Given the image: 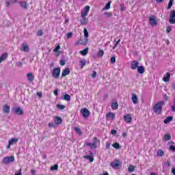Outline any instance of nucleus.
<instances>
[{"label":"nucleus","instance_id":"obj_16","mask_svg":"<svg viewBox=\"0 0 175 175\" xmlns=\"http://www.w3.org/2000/svg\"><path fill=\"white\" fill-rule=\"evenodd\" d=\"M137 70L139 75H143V73L146 72V68H144V66H139Z\"/></svg>","mask_w":175,"mask_h":175},{"label":"nucleus","instance_id":"obj_35","mask_svg":"<svg viewBox=\"0 0 175 175\" xmlns=\"http://www.w3.org/2000/svg\"><path fill=\"white\" fill-rule=\"evenodd\" d=\"M74 130L78 135H81V130L79 127H74Z\"/></svg>","mask_w":175,"mask_h":175},{"label":"nucleus","instance_id":"obj_49","mask_svg":"<svg viewBox=\"0 0 175 175\" xmlns=\"http://www.w3.org/2000/svg\"><path fill=\"white\" fill-rule=\"evenodd\" d=\"M72 36H73V33H72V32L67 33V39H70V38H72Z\"/></svg>","mask_w":175,"mask_h":175},{"label":"nucleus","instance_id":"obj_15","mask_svg":"<svg viewBox=\"0 0 175 175\" xmlns=\"http://www.w3.org/2000/svg\"><path fill=\"white\" fill-rule=\"evenodd\" d=\"M27 78L28 81H30V83H32V81H33V80H35V76L31 72L28 73L27 75Z\"/></svg>","mask_w":175,"mask_h":175},{"label":"nucleus","instance_id":"obj_27","mask_svg":"<svg viewBox=\"0 0 175 175\" xmlns=\"http://www.w3.org/2000/svg\"><path fill=\"white\" fill-rule=\"evenodd\" d=\"M88 47L85 48V49H83V51H80L79 53L81 55H87L88 54Z\"/></svg>","mask_w":175,"mask_h":175},{"label":"nucleus","instance_id":"obj_32","mask_svg":"<svg viewBox=\"0 0 175 175\" xmlns=\"http://www.w3.org/2000/svg\"><path fill=\"white\" fill-rule=\"evenodd\" d=\"M112 147H113V148H116V150H120V148H121V146H120V144L118 143H113L112 144Z\"/></svg>","mask_w":175,"mask_h":175},{"label":"nucleus","instance_id":"obj_59","mask_svg":"<svg viewBox=\"0 0 175 175\" xmlns=\"http://www.w3.org/2000/svg\"><path fill=\"white\" fill-rule=\"evenodd\" d=\"M37 95H38V96L39 98H42V92H37Z\"/></svg>","mask_w":175,"mask_h":175},{"label":"nucleus","instance_id":"obj_11","mask_svg":"<svg viewBox=\"0 0 175 175\" xmlns=\"http://www.w3.org/2000/svg\"><path fill=\"white\" fill-rule=\"evenodd\" d=\"M139 66V62L134 60L131 62V68L133 70H136Z\"/></svg>","mask_w":175,"mask_h":175},{"label":"nucleus","instance_id":"obj_44","mask_svg":"<svg viewBox=\"0 0 175 175\" xmlns=\"http://www.w3.org/2000/svg\"><path fill=\"white\" fill-rule=\"evenodd\" d=\"M157 155L158 157H163V150H159L157 151Z\"/></svg>","mask_w":175,"mask_h":175},{"label":"nucleus","instance_id":"obj_55","mask_svg":"<svg viewBox=\"0 0 175 175\" xmlns=\"http://www.w3.org/2000/svg\"><path fill=\"white\" fill-rule=\"evenodd\" d=\"M170 150L171 151H175V146H170Z\"/></svg>","mask_w":175,"mask_h":175},{"label":"nucleus","instance_id":"obj_48","mask_svg":"<svg viewBox=\"0 0 175 175\" xmlns=\"http://www.w3.org/2000/svg\"><path fill=\"white\" fill-rule=\"evenodd\" d=\"M38 36H43V31L42 30H38L37 33Z\"/></svg>","mask_w":175,"mask_h":175},{"label":"nucleus","instance_id":"obj_13","mask_svg":"<svg viewBox=\"0 0 175 175\" xmlns=\"http://www.w3.org/2000/svg\"><path fill=\"white\" fill-rule=\"evenodd\" d=\"M3 112L4 114H9L10 113V106L4 105L3 106Z\"/></svg>","mask_w":175,"mask_h":175},{"label":"nucleus","instance_id":"obj_1","mask_svg":"<svg viewBox=\"0 0 175 175\" xmlns=\"http://www.w3.org/2000/svg\"><path fill=\"white\" fill-rule=\"evenodd\" d=\"M163 105H165V101L161 100L157 103L152 108V110L155 114L157 116H160L162 113V107H163Z\"/></svg>","mask_w":175,"mask_h":175},{"label":"nucleus","instance_id":"obj_38","mask_svg":"<svg viewBox=\"0 0 175 175\" xmlns=\"http://www.w3.org/2000/svg\"><path fill=\"white\" fill-rule=\"evenodd\" d=\"M104 16H106V17H113V14L111 12H104Z\"/></svg>","mask_w":175,"mask_h":175},{"label":"nucleus","instance_id":"obj_12","mask_svg":"<svg viewBox=\"0 0 175 175\" xmlns=\"http://www.w3.org/2000/svg\"><path fill=\"white\" fill-rule=\"evenodd\" d=\"M170 24H175V11L173 10L171 12L170 16Z\"/></svg>","mask_w":175,"mask_h":175},{"label":"nucleus","instance_id":"obj_56","mask_svg":"<svg viewBox=\"0 0 175 175\" xmlns=\"http://www.w3.org/2000/svg\"><path fill=\"white\" fill-rule=\"evenodd\" d=\"M163 99L165 100H167V99H169V97H167V95H166V94H163Z\"/></svg>","mask_w":175,"mask_h":175},{"label":"nucleus","instance_id":"obj_26","mask_svg":"<svg viewBox=\"0 0 175 175\" xmlns=\"http://www.w3.org/2000/svg\"><path fill=\"white\" fill-rule=\"evenodd\" d=\"M131 100L133 101V103H134V105H136V103H137V95H136L135 94H133Z\"/></svg>","mask_w":175,"mask_h":175},{"label":"nucleus","instance_id":"obj_47","mask_svg":"<svg viewBox=\"0 0 175 175\" xmlns=\"http://www.w3.org/2000/svg\"><path fill=\"white\" fill-rule=\"evenodd\" d=\"M59 49H61V46L57 45V46L53 49V52H54V53H57V52L59 50Z\"/></svg>","mask_w":175,"mask_h":175},{"label":"nucleus","instance_id":"obj_22","mask_svg":"<svg viewBox=\"0 0 175 175\" xmlns=\"http://www.w3.org/2000/svg\"><path fill=\"white\" fill-rule=\"evenodd\" d=\"M19 4L21 5V7L25 10H27L28 9V4H27V2L21 1L19 2Z\"/></svg>","mask_w":175,"mask_h":175},{"label":"nucleus","instance_id":"obj_18","mask_svg":"<svg viewBox=\"0 0 175 175\" xmlns=\"http://www.w3.org/2000/svg\"><path fill=\"white\" fill-rule=\"evenodd\" d=\"M163 81L165 83H167L170 81V72H167L166 75L163 76Z\"/></svg>","mask_w":175,"mask_h":175},{"label":"nucleus","instance_id":"obj_6","mask_svg":"<svg viewBox=\"0 0 175 175\" xmlns=\"http://www.w3.org/2000/svg\"><path fill=\"white\" fill-rule=\"evenodd\" d=\"M110 166L113 167V169H120L121 166V163H120V160H116L110 163Z\"/></svg>","mask_w":175,"mask_h":175},{"label":"nucleus","instance_id":"obj_29","mask_svg":"<svg viewBox=\"0 0 175 175\" xmlns=\"http://www.w3.org/2000/svg\"><path fill=\"white\" fill-rule=\"evenodd\" d=\"M171 121H173V116H168L164 120V124H169Z\"/></svg>","mask_w":175,"mask_h":175},{"label":"nucleus","instance_id":"obj_5","mask_svg":"<svg viewBox=\"0 0 175 175\" xmlns=\"http://www.w3.org/2000/svg\"><path fill=\"white\" fill-rule=\"evenodd\" d=\"M81 113L83 117V118H88L90 117V112L87 108H83L81 110Z\"/></svg>","mask_w":175,"mask_h":175},{"label":"nucleus","instance_id":"obj_31","mask_svg":"<svg viewBox=\"0 0 175 175\" xmlns=\"http://www.w3.org/2000/svg\"><path fill=\"white\" fill-rule=\"evenodd\" d=\"M83 158L90 160V162H94V156L86 155Z\"/></svg>","mask_w":175,"mask_h":175},{"label":"nucleus","instance_id":"obj_64","mask_svg":"<svg viewBox=\"0 0 175 175\" xmlns=\"http://www.w3.org/2000/svg\"><path fill=\"white\" fill-rule=\"evenodd\" d=\"M36 173V172L35 170H31V174L35 175Z\"/></svg>","mask_w":175,"mask_h":175},{"label":"nucleus","instance_id":"obj_52","mask_svg":"<svg viewBox=\"0 0 175 175\" xmlns=\"http://www.w3.org/2000/svg\"><path fill=\"white\" fill-rule=\"evenodd\" d=\"M170 32H172V27L168 26L167 27V33H169Z\"/></svg>","mask_w":175,"mask_h":175},{"label":"nucleus","instance_id":"obj_17","mask_svg":"<svg viewBox=\"0 0 175 175\" xmlns=\"http://www.w3.org/2000/svg\"><path fill=\"white\" fill-rule=\"evenodd\" d=\"M70 73V70L69 68L64 69L62 72V77H66V76H68Z\"/></svg>","mask_w":175,"mask_h":175},{"label":"nucleus","instance_id":"obj_43","mask_svg":"<svg viewBox=\"0 0 175 175\" xmlns=\"http://www.w3.org/2000/svg\"><path fill=\"white\" fill-rule=\"evenodd\" d=\"M171 110H172V111L175 113V97L174 98V104L172 105V106L171 107Z\"/></svg>","mask_w":175,"mask_h":175},{"label":"nucleus","instance_id":"obj_45","mask_svg":"<svg viewBox=\"0 0 175 175\" xmlns=\"http://www.w3.org/2000/svg\"><path fill=\"white\" fill-rule=\"evenodd\" d=\"M83 33L85 38H88V31L87 30V29H83Z\"/></svg>","mask_w":175,"mask_h":175},{"label":"nucleus","instance_id":"obj_61","mask_svg":"<svg viewBox=\"0 0 175 175\" xmlns=\"http://www.w3.org/2000/svg\"><path fill=\"white\" fill-rule=\"evenodd\" d=\"M172 174L175 175V167H172Z\"/></svg>","mask_w":175,"mask_h":175},{"label":"nucleus","instance_id":"obj_25","mask_svg":"<svg viewBox=\"0 0 175 175\" xmlns=\"http://www.w3.org/2000/svg\"><path fill=\"white\" fill-rule=\"evenodd\" d=\"M111 107L113 110H117V109H118V103H117V101L111 103Z\"/></svg>","mask_w":175,"mask_h":175},{"label":"nucleus","instance_id":"obj_28","mask_svg":"<svg viewBox=\"0 0 175 175\" xmlns=\"http://www.w3.org/2000/svg\"><path fill=\"white\" fill-rule=\"evenodd\" d=\"M82 20L81 21V23L83 25H87V24H88V18H86V16L85 17H81Z\"/></svg>","mask_w":175,"mask_h":175},{"label":"nucleus","instance_id":"obj_34","mask_svg":"<svg viewBox=\"0 0 175 175\" xmlns=\"http://www.w3.org/2000/svg\"><path fill=\"white\" fill-rule=\"evenodd\" d=\"M110 5H111V1L108 2L104 7L105 10H109L110 9Z\"/></svg>","mask_w":175,"mask_h":175},{"label":"nucleus","instance_id":"obj_14","mask_svg":"<svg viewBox=\"0 0 175 175\" xmlns=\"http://www.w3.org/2000/svg\"><path fill=\"white\" fill-rule=\"evenodd\" d=\"M106 118L107 120H114L116 118V113L113 112H109L106 114Z\"/></svg>","mask_w":175,"mask_h":175},{"label":"nucleus","instance_id":"obj_7","mask_svg":"<svg viewBox=\"0 0 175 175\" xmlns=\"http://www.w3.org/2000/svg\"><path fill=\"white\" fill-rule=\"evenodd\" d=\"M13 111L15 114H18V116H23L24 114V111L20 107L13 108Z\"/></svg>","mask_w":175,"mask_h":175},{"label":"nucleus","instance_id":"obj_8","mask_svg":"<svg viewBox=\"0 0 175 175\" xmlns=\"http://www.w3.org/2000/svg\"><path fill=\"white\" fill-rule=\"evenodd\" d=\"M149 24L152 25V27H155V25H157V20L155 19V16H151L149 18Z\"/></svg>","mask_w":175,"mask_h":175},{"label":"nucleus","instance_id":"obj_19","mask_svg":"<svg viewBox=\"0 0 175 175\" xmlns=\"http://www.w3.org/2000/svg\"><path fill=\"white\" fill-rule=\"evenodd\" d=\"M21 51H29V48L28 47V44L27 43H24L22 44V47L21 49Z\"/></svg>","mask_w":175,"mask_h":175},{"label":"nucleus","instance_id":"obj_62","mask_svg":"<svg viewBox=\"0 0 175 175\" xmlns=\"http://www.w3.org/2000/svg\"><path fill=\"white\" fill-rule=\"evenodd\" d=\"M77 175H83V172H81V171H78V172H77Z\"/></svg>","mask_w":175,"mask_h":175},{"label":"nucleus","instance_id":"obj_58","mask_svg":"<svg viewBox=\"0 0 175 175\" xmlns=\"http://www.w3.org/2000/svg\"><path fill=\"white\" fill-rule=\"evenodd\" d=\"M49 128H53L54 123H53V122L49 123Z\"/></svg>","mask_w":175,"mask_h":175},{"label":"nucleus","instance_id":"obj_41","mask_svg":"<svg viewBox=\"0 0 175 175\" xmlns=\"http://www.w3.org/2000/svg\"><path fill=\"white\" fill-rule=\"evenodd\" d=\"M129 172L130 173H132L133 172H135V166H133V165H130V166L129 167Z\"/></svg>","mask_w":175,"mask_h":175},{"label":"nucleus","instance_id":"obj_3","mask_svg":"<svg viewBox=\"0 0 175 175\" xmlns=\"http://www.w3.org/2000/svg\"><path fill=\"white\" fill-rule=\"evenodd\" d=\"M14 162V156L5 157L3 159V163L8 165V163H12Z\"/></svg>","mask_w":175,"mask_h":175},{"label":"nucleus","instance_id":"obj_2","mask_svg":"<svg viewBox=\"0 0 175 175\" xmlns=\"http://www.w3.org/2000/svg\"><path fill=\"white\" fill-rule=\"evenodd\" d=\"M98 144H100V140L97 139L96 137H94L92 139V143H86L87 147H90L92 150H95V148H98Z\"/></svg>","mask_w":175,"mask_h":175},{"label":"nucleus","instance_id":"obj_46","mask_svg":"<svg viewBox=\"0 0 175 175\" xmlns=\"http://www.w3.org/2000/svg\"><path fill=\"white\" fill-rule=\"evenodd\" d=\"M120 42H121V40L119 39L114 44L113 47V50H114V49H116L117 47V46H118V44H120Z\"/></svg>","mask_w":175,"mask_h":175},{"label":"nucleus","instance_id":"obj_20","mask_svg":"<svg viewBox=\"0 0 175 175\" xmlns=\"http://www.w3.org/2000/svg\"><path fill=\"white\" fill-rule=\"evenodd\" d=\"M18 142V138H11L9 141L8 143L11 146H14V144H16Z\"/></svg>","mask_w":175,"mask_h":175},{"label":"nucleus","instance_id":"obj_40","mask_svg":"<svg viewBox=\"0 0 175 175\" xmlns=\"http://www.w3.org/2000/svg\"><path fill=\"white\" fill-rule=\"evenodd\" d=\"M51 170L52 172L54 170H58V165L55 164L53 166L51 167Z\"/></svg>","mask_w":175,"mask_h":175},{"label":"nucleus","instance_id":"obj_9","mask_svg":"<svg viewBox=\"0 0 175 175\" xmlns=\"http://www.w3.org/2000/svg\"><path fill=\"white\" fill-rule=\"evenodd\" d=\"M90 7L89 5H86L84 8L83 12L81 13V17H87V14H88V12H90Z\"/></svg>","mask_w":175,"mask_h":175},{"label":"nucleus","instance_id":"obj_63","mask_svg":"<svg viewBox=\"0 0 175 175\" xmlns=\"http://www.w3.org/2000/svg\"><path fill=\"white\" fill-rule=\"evenodd\" d=\"M14 175H23V174H21V170H20L18 173H16Z\"/></svg>","mask_w":175,"mask_h":175},{"label":"nucleus","instance_id":"obj_21","mask_svg":"<svg viewBox=\"0 0 175 175\" xmlns=\"http://www.w3.org/2000/svg\"><path fill=\"white\" fill-rule=\"evenodd\" d=\"M16 0H7L5 1V4L7 8H10V5H13V3H16Z\"/></svg>","mask_w":175,"mask_h":175},{"label":"nucleus","instance_id":"obj_50","mask_svg":"<svg viewBox=\"0 0 175 175\" xmlns=\"http://www.w3.org/2000/svg\"><path fill=\"white\" fill-rule=\"evenodd\" d=\"M111 64H116V57H112L111 58Z\"/></svg>","mask_w":175,"mask_h":175},{"label":"nucleus","instance_id":"obj_42","mask_svg":"<svg viewBox=\"0 0 175 175\" xmlns=\"http://www.w3.org/2000/svg\"><path fill=\"white\" fill-rule=\"evenodd\" d=\"M105 54V51H103V50H100L98 52V57H102L103 55H104Z\"/></svg>","mask_w":175,"mask_h":175},{"label":"nucleus","instance_id":"obj_51","mask_svg":"<svg viewBox=\"0 0 175 175\" xmlns=\"http://www.w3.org/2000/svg\"><path fill=\"white\" fill-rule=\"evenodd\" d=\"M110 146H111V144H110V142H106V148H107V150H109V148H110Z\"/></svg>","mask_w":175,"mask_h":175},{"label":"nucleus","instance_id":"obj_4","mask_svg":"<svg viewBox=\"0 0 175 175\" xmlns=\"http://www.w3.org/2000/svg\"><path fill=\"white\" fill-rule=\"evenodd\" d=\"M52 75L54 79H59V75H61V68H55L53 70Z\"/></svg>","mask_w":175,"mask_h":175},{"label":"nucleus","instance_id":"obj_10","mask_svg":"<svg viewBox=\"0 0 175 175\" xmlns=\"http://www.w3.org/2000/svg\"><path fill=\"white\" fill-rule=\"evenodd\" d=\"M123 119L126 124H131L132 122V116H131V114H126Z\"/></svg>","mask_w":175,"mask_h":175},{"label":"nucleus","instance_id":"obj_39","mask_svg":"<svg viewBox=\"0 0 175 175\" xmlns=\"http://www.w3.org/2000/svg\"><path fill=\"white\" fill-rule=\"evenodd\" d=\"M56 107L57 109H59V110H64V109H65V105H59V104H57L56 105Z\"/></svg>","mask_w":175,"mask_h":175},{"label":"nucleus","instance_id":"obj_54","mask_svg":"<svg viewBox=\"0 0 175 175\" xmlns=\"http://www.w3.org/2000/svg\"><path fill=\"white\" fill-rule=\"evenodd\" d=\"M92 77L93 79H95V77H96V71H93V74L92 75Z\"/></svg>","mask_w":175,"mask_h":175},{"label":"nucleus","instance_id":"obj_60","mask_svg":"<svg viewBox=\"0 0 175 175\" xmlns=\"http://www.w3.org/2000/svg\"><path fill=\"white\" fill-rule=\"evenodd\" d=\"M54 95H55V96H58V90H55L53 92Z\"/></svg>","mask_w":175,"mask_h":175},{"label":"nucleus","instance_id":"obj_23","mask_svg":"<svg viewBox=\"0 0 175 175\" xmlns=\"http://www.w3.org/2000/svg\"><path fill=\"white\" fill-rule=\"evenodd\" d=\"M7 58H8L7 53H4L1 54V55L0 56V64L2 63L3 61H5V59H6Z\"/></svg>","mask_w":175,"mask_h":175},{"label":"nucleus","instance_id":"obj_24","mask_svg":"<svg viewBox=\"0 0 175 175\" xmlns=\"http://www.w3.org/2000/svg\"><path fill=\"white\" fill-rule=\"evenodd\" d=\"M55 122L57 124V125L62 124V118H61L59 116H56L55 118Z\"/></svg>","mask_w":175,"mask_h":175},{"label":"nucleus","instance_id":"obj_37","mask_svg":"<svg viewBox=\"0 0 175 175\" xmlns=\"http://www.w3.org/2000/svg\"><path fill=\"white\" fill-rule=\"evenodd\" d=\"M64 100L69 101L70 100V96L69 94H64Z\"/></svg>","mask_w":175,"mask_h":175},{"label":"nucleus","instance_id":"obj_33","mask_svg":"<svg viewBox=\"0 0 175 175\" xmlns=\"http://www.w3.org/2000/svg\"><path fill=\"white\" fill-rule=\"evenodd\" d=\"M79 64L81 68H84V66L85 65V64H87V61L85 59L80 60Z\"/></svg>","mask_w":175,"mask_h":175},{"label":"nucleus","instance_id":"obj_53","mask_svg":"<svg viewBox=\"0 0 175 175\" xmlns=\"http://www.w3.org/2000/svg\"><path fill=\"white\" fill-rule=\"evenodd\" d=\"M65 64H66V62H65V60H61L60 61V65L61 66H64L65 65Z\"/></svg>","mask_w":175,"mask_h":175},{"label":"nucleus","instance_id":"obj_30","mask_svg":"<svg viewBox=\"0 0 175 175\" xmlns=\"http://www.w3.org/2000/svg\"><path fill=\"white\" fill-rule=\"evenodd\" d=\"M172 139V136L170 134H165L163 136V140L165 142H168V140H170Z\"/></svg>","mask_w":175,"mask_h":175},{"label":"nucleus","instance_id":"obj_36","mask_svg":"<svg viewBox=\"0 0 175 175\" xmlns=\"http://www.w3.org/2000/svg\"><path fill=\"white\" fill-rule=\"evenodd\" d=\"M173 2H174V0H170L167 9H172V6H173Z\"/></svg>","mask_w":175,"mask_h":175},{"label":"nucleus","instance_id":"obj_57","mask_svg":"<svg viewBox=\"0 0 175 175\" xmlns=\"http://www.w3.org/2000/svg\"><path fill=\"white\" fill-rule=\"evenodd\" d=\"M111 135H117V131L116 130H111Z\"/></svg>","mask_w":175,"mask_h":175}]
</instances>
